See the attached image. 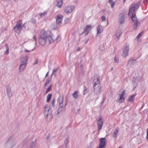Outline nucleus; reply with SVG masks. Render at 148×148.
<instances>
[{
    "instance_id": "1",
    "label": "nucleus",
    "mask_w": 148,
    "mask_h": 148,
    "mask_svg": "<svg viewBox=\"0 0 148 148\" xmlns=\"http://www.w3.org/2000/svg\"><path fill=\"white\" fill-rule=\"evenodd\" d=\"M54 41L53 35L48 36L46 32L44 30L41 31L39 42L42 46L49 45Z\"/></svg>"
},
{
    "instance_id": "2",
    "label": "nucleus",
    "mask_w": 148,
    "mask_h": 148,
    "mask_svg": "<svg viewBox=\"0 0 148 148\" xmlns=\"http://www.w3.org/2000/svg\"><path fill=\"white\" fill-rule=\"evenodd\" d=\"M140 3L138 2L136 4L133 3L130 7L129 15L132 16V21L134 22V24L133 29H136L137 27L139 25L140 23L138 22L136 15L134 13V10L139 8Z\"/></svg>"
},
{
    "instance_id": "3",
    "label": "nucleus",
    "mask_w": 148,
    "mask_h": 148,
    "mask_svg": "<svg viewBox=\"0 0 148 148\" xmlns=\"http://www.w3.org/2000/svg\"><path fill=\"white\" fill-rule=\"evenodd\" d=\"M44 113L45 118L48 121H51L53 118L50 106L48 105H46L45 107Z\"/></svg>"
},
{
    "instance_id": "4",
    "label": "nucleus",
    "mask_w": 148,
    "mask_h": 148,
    "mask_svg": "<svg viewBox=\"0 0 148 148\" xmlns=\"http://www.w3.org/2000/svg\"><path fill=\"white\" fill-rule=\"evenodd\" d=\"M99 77L97 76H95L94 77V79L92 82L94 86V92H99L101 91V85L99 80Z\"/></svg>"
},
{
    "instance_id": "5",
    "label": "nucleus",
    "mask_w": 148,
    "mask_h": 148,
    "mask_svg": "<svg viewBox=\"0 0 148 148\" xmlns=\"http://www.w3.org/2000/svg\"><path fill=\"white\" fill-rule=\"evenodd\" d=\"M129 45L126 44L124 45L123 48L122 56L124 58H126L128 55L129 51Z\"/></svg>"
},
{
    "instance_id": "6",
    "label": "nucleus",
    "mask_w": 148,
    "mask_h": 148,
    "mask_svg": "<svg viewBox=\"0 0 148 148\" xmlns=\"http://www.w3.org/2000/svg\"><path fill=\"white\" fill-rule=\"evenodd\" d=\"M22 21H20L14 28V31L18 34H19L22 29Z\"/></svg>"
},
{
    "instance_id": "7",
    "label": "nucleus",
    "mask_w": 148,
    "mask_h": 148,
    "mask_svg": "<svg viewBox=\"0 0 148 148\" xmlns=\"http://www.w3.org/2000/svg\"><path fill=\"white\" fill-rule=\"evenodd\" d=\"M125 14L124 13H121L119 14L118 22L120 24H123L125 22Z\"/></svg>"
},
{
    "instance_id": "8",
    "label": "nucleus",
    "mask_w": 148,
    "mask_h": 148,
    "mask_svg": "<svg viewBox=\"0 0 148 148\" xmlns=\"http://www.w3.org/2000/svg\"><path fill=\"white\" fill-rule=\"evenodd\" d=\"M75 6L73 5L67 6L64 8V11L66 13H69L72 12Z\"/></svg>"
},
{
    "instance_id": "9",
    "label": "nucleus",
    "mask_w": 148,
    "mask_h": 148,
    "mask_svg": "<svg viewBox=\"0 0 148 148\" xmlns=\"http://www.w3.org/2000/svg\"><path fill=\"white\" fill-rule=\"evenodd\" d=\"M106 139L105 138H101L100 139L99 147L98 148H103L106 144Z\"/></svg>"
},
{
    "instance_id": "10",
    "label": "nucleus",
    "mask_w": 148,
    "mask_h": 148,
    "mask_svg": "<svg viewBox=\"0 0 148 148\" xmlns=\"http://www.w3.org/2000/svg\"><path fill=\"white\" fill-rule=\"evenodd\" d=\"M62 18V16L61 15L57 16L56 20L57 24L58 25L60 26L61 24Z\"/></svg>"
},
{
    "instance_id": "11",
    "label": "nucleus",
    "mask_w": 148,
    "mask_h": 148,
    "mask_svg": "<svg viewBox=\"0 0 148 148\" xmlns=\"http://www.w3.org/2000/svg\"><path fill=\"white\" fill-rule=\"evenodd\" d=\"M137 61L136 60H134L132 58H130L128 62V64L132 66L134 65L137 63Z\"/></svg>"
},
{
    "instance_id": "12",
    "label": "nucleus",
    "mask_w": 148,
    "mask_h": 148,
    "mask_svg": "<svg viewBox=\"0 0 148 148\" xmlns=\"http://www.w3.org/2000/svg\"><path fill=\"white\" fill-rule=\"evenodd\" d=\"M16 143V141L14 139H11L8 142V144L9 147L10 148H12L15 146Z\"/></svg>"
},
{
    "instance_id": "13",
    "label": "nucleus",
    "mask_w": 148,
    "mask_h": 148,
    "mask_svg": "<svg viewBox=\"0 0 148 148\" xmlns=\"http://www.w3.org/2000/svg\"><path fill=\"white\" fill-rule=\"evenodd\" d=\"M120 95L119 98L116 101L119 103L123 102L125 100V97L124 95L125 94L124 93H122L121 94H119Z\"/></svg>"
},
{
    "instance_id": "14",
    "label": "nucleus",
    "mask_w": 148,
    "mask_h": 148,
    "mask_svg": "<svg viewBox=\"0 0 148 148\" xmlns=\"http://www.w3.org/2000/svg\"><path fill=\"white\" fill-rule=\"evenodd\" d=\"M27 56L26 55L23 56L21 58L20 63L27 64Z\"/></svg>"
},
{
    "instance_id": "15",
    "label": "nucleus",
    "mask_w": 148,
    "mask_h": 148,
    "mask_svg": "<svg viewBox=\"0 0 148 148\" xmlns=\"http://www.w3.org/2000/svg\"><path fill=\"white\" fill-rule=\"evenodd\" d=\"M20 64L19 67V71L21 72L23 71L26 68L27 64L25 63H20Z\"/></svg>"
},
{
    "instance_id": "16",
    "label": "nucleus",
    "mask_w": 148,
    "mask_h": 148,
    "mask_svg": "<svg viewBox=\"0 0 148 148\" xmlns=\"http://www.w3.org/2000/svg\"><path fill=\"white\" fill-rule=\"evenodd\" d=\"M97 36L99 37H100V36L99 34L102 33L103 32V28L101 26H98L97 28Z\"/></svg>"
},
{
    "instance_id": "17",
    "label": "nucleus",
    "mask_w": 148,
    "mask_h": 148,
    "mask_svg": "<svg viewBox=\"0 0 148 148\" xmlns=\"http://www.w3.org/2000/svg\"><path fill=\"white\" fill-rule=\"evenodd\" d=\"M52 77L51 76L46 80V82L45 84V87H46L47 86H51V81Z\"/></svg>"
},
{
    "instance_id": "18",
    "label": "nucleus",
    "mask_w": 148,
    "mask_h": 148,
    "mask_svg": "<svg viewBox=\"0 0 148 148\" xmlns=\"http://www.w3.org/2000/svg\"><path fill=\"white\" fill-rule=\"evenodd\" d=\"M97 124L98 128V131H99L102 128L103 122H97Z\"/></svg>"
},
{
    "instance_id": "19",
    "label": "nucleus",
    "mask_w": 148,
    "mask_h": 148,
    "mask_svg": "<svg viewBox=\"0 0 148 148\" xmlns=\"http://www.w3.org/2000/svg\"><path fill=\"white\" fill-rule=\"evenodd\" d=\"M118 135V128H116L115 130L113 132L112 136L114 138H116Z\"/></svg>"
},
{
    "instance_id": "20",
    "label": "nucleus",
    "mask_w": 148,
    "mask_h": 148,
    "mask_svg": "<svg viewBox=\"0 0 148 148\" xmlns=\"http://www.w3.org/2000/svg\"><path fill=\"white\" fill-rule=\"evenodd\" d=\"M135 96L136 94H133L130 96L128 99V101L129 102H133Z\"/></svg>"
},
{
    "instance_id": "21",
    "label": "nucleus",
    "mask_w": 148,
    "mask_h": 148,
    "mask_svg": "<svg viewBox=\"0 0 148 148\" xmlns=\"http://www.w3.org/2000/svg\"><path fill=\"white\" fill-rule=\"evenodd\" d=\"M63 101H61L60 103H59V108L58 110L57 114H59L60 111L62 110V109L63 108Z\"/></svg>"
},
{
    "instance_id": "22",
    "label": "nucleus",
    "mask_w": 148,
    "mask_h": 148,
    "mask_svg": "<svg viewBox=\"0 0 148 148\" xmlns=\"http://www.w3.org/2000/svg\"><path fill=\"white\" fill-rule=\"evenodd\" d=\"M122 32L121 30L120 29H118L116 31V36L117 38H119L121 35Z\"/></svg>"
},
{
    "instance_id": "23",
    "label": "nucleus",
    "mask_w": 148,
    "mask_h": 148,
    "mask_svg": "<svg viewBox=\"0 0 148 148\" xmlns=\"http://www.w3.org/2000/svg\"><path fill=\"white\" fill-rule=\"evenodd\" d=\"M57 2V6L59 8H60L63 4L62 0H58Z\"/></svg>"
},
{
    "instance_id": "24",
    "label": "nucleus",
    "mask_w": 148,
    "mask_h": 148,
    "mask_svg": "<svg viewBox=\"0 0 148 148\" xmlns=\"http://www.w3.org/2000/svg\"><path fill=\"white\" fill-rule=\"evenodd\" d=\"M138 80L135 78H134L132 81V84L134 88L136 87L138 83Z\"/></svg>"
},
{
    "instance_id": "25",
    "label": "nucleus",
    "mask_w": 148,
    "mask_h": 148,
    "mask_svg": "<svg viewBox=\"0 0 148 148\" xmlns=\"http://www.w3.org/2000/svg\"><path fill=\"white\" fill-rule=\"evenodd\" d=\"M5 47L6 48V51L5 52V54L6 55H8L9 53V47L8 44H5Z\"/></svg>"
},
{
    "instance_id": "26",
    "label": "nucleus",
    "mask_w": 148,
    "mask_h": 148,
    "mask_svg": "<svg viewBox=\"0 0 148 148\" xmlns=\"http://www.w3.org/2000/svg\"><path fill=\"white\" fill-rule=\"evenodd\" d=\"M109 3L111 5V8H113L115 5L114 2L112 0H109Z\"/></svg>"
},
{
    "instance_id": "27",
    "label": "nucleus",
    "mask_w": 148,
    "mask_h": 148,
    "mask_svg": "<svg viewBox=\"0 0 148 148\" xmlns=\"http://www.w3.org/2000/svg\"><path fill=\"white\" fill-rule=\"evenodd\" d=\"M99 49L101 51H103L105 49V47L103 44H101L99 47Z\"/></svg>"
},
{
    "instance_id": "28",
    "label": "nucleus",
    "mask_w": 148,
    "mask_h": 148,
    "mask_svg": "<svg viewBox=\"0 0 148 148\" xmlns=\"http://www.w3.org/2000/svg\"><path fill=\"white\" fill-rule=\"evenodd\" d=\"M69 142V138H67L64 140V144L66 148L67 147L68 144Z\"/></svg>"
},
{
    "instance_id": "29",
    "label": "nucleus",
    "mask_w": 148,
    "mask_h": 148,
    "mask_svg": "<svg viewBox=\"0 0 148 148\" xmlns=\"http://www.w3.org/2000/svg\"><path fill=\"white\" fill-rule=\"evenodd\" d=\"M58 68H55L53 69L52 73V74L50 76L51 77H52V76L53 75H55V73H56L57 71V70H58Z\"/></svg>"
},
{
    "instance_id": "30",
    "label": "nucleus",
    "mask_w": 148,
    "mask_h": 148,
    "mask_svg": "<svg viewBox=\"0 0 148 148\" xmlns=\"http://www.w3.org/2000/svg\"><path fill=\"white\" fill-rule=\"evenodd\" d=\"M45 88H47L46 91V92H48L50 91V90L52 88V85L51 86H47V87Z\"/></svg>"
},
{
    "instance_id": "31",
    "label": "nucleus",
    "mask_w": 148,
    "mask_h": 148,
    "mask_svg": "<svg viewBox=\"0 0 148 148\" xmlns=\"http://www.w3.org/2000/svg\"><path fill=\"white\" fill-rule=\"evenodd\" d=\"M47 14V12H45L43 13H40L39 14V15L41 18H43Z\"/></svg>"
},
{
    "instance_id": "32",
    "label": "nucleus",
    "mask_w": 148,
    "mask_h": 148,
    "mask_svg": "<svg viewBox=\"0 0 148 148\" xmlns=\"http://www.w3.org/2000/svg\"><path fill=\"white\" fill-rule=\"evenodd\" d=\"M52 96V94H49L47 97V102H48L49 100L50 99Z\"/></svg>"
},
{
    "instance_id": "33",
    "label": "nucleus",
    "mask_w": 148,
    "mask_h": 148,
    "mask_svg": "<svg viewBox=\"0 0 148 148\" xmlns=\"http://www.w3.org/2000/svg\"><path fill=\"white\" fill-rule=\"evenodd\" d=\"M72 96L75 99L77 98L78 96V93H73Z\"/></svg>"
},
{
    "instance_id": "34",
    "label": "nucleus",
    "mask_w": 148,
    "mask_h": 148,
    "mask_svg": "<svg viewBox=\"0 0 148 148\" xmlns=\"http://www.w3.org/2000/svg\"><path fill=\"white\" fill-rule=\"evenodd\" d=\"M142 34L141 32L137 36V40L138 41H140L139 38L142 36Z\"/></svg>"
},
{
    "instance_id": "35",
    "label": "nucleus",
    "mask_w": 148,
    "mask_h": 148,
    "mask_svg": "<svg viewBox=\"0 0 148 148\" xmlns=\"http://www.w3.org/2000/svg\"><path fill=\"white\" fill-rule=\"evenodd\" d=\"M118 57L116 56L114 59V62L118 63Z\"/></svg>"
},
{
    "instance_id": "36",
    "label": "nucleus",
    "mask_w": 148,
    "mask_h": 148,
    "mask_svg": "<svg viewBox=\"0 0 148 148\" xmlns=\"http://www.w3.org/2000/svg\"><path fill=\"white\" fill-rule=\"evenodd\" d=\"M97 122H103L101 117L100 116L99 117V119L97 120Z\"/></svg>"
},
{
    "instance_id": "37",
    "label": "nucleus",
    "mask_w": 148,
    "mask_h": 148,
    "mask_svg": "<svg viewBox=\"0 0 148 148\" xmlns=\"http://www.w3.org/2000/svg\"><path fill=\"white\" fill-rule=\"evenodd\" d=\"M6 90L7 92H11V88L9 86H8L7 87Z\"/></svg>"
},
{
    "instance_id": "38",
    "label": "nucleus",
    "mask_w": 148,
    "mask_h": 148,
    "mask_svg": "<svg viewBox=\"0 0 148 148\" xmlns=\"http://www.w3.org/2000/svg\"><path fill=\"white\" fill-rule=\"evenodd\" d=\"M91 26L90 25H88L86 26V28L90 30L91 29Z\"/></svg>"
},
{
    "instance_id": "39",
    "label": "nucleus",
    "mask_w": 148,
    "mask_h": 148,
    "mask_svg": "<svg viewBox=\"0 0 148 148\" xmlns=\"http://www.w3.org/2000/svg\"><path fill=\"white\" fill-rule=\"evenodd\" d=\"M30 21L33 23L35 24L36 23V20L32 18L31 19Z\"/></svg>"
},
{
    "instance_id": "40",
    "label": "nucleus",
    "mask_w": 148,
    "mask_h": 148,
    "mask_svg": "<svg viewBox=\"0 0 148 148\" xmlns=\"http://www.w3.org/2000/svg\"><path fill=\"white\" fill-rule=\"evenodd\" d=\"M33 39L35 41V44L36 45V36L35 35H34L33 37Z\"/></svg>"
},
{
    "instance_id": "41",
    "label": "nucleus",
    "mask_w": 148,
    "mask_h": 148,
    "mask_svg": "<svg viewBox=\"0 0 148 148\" xmlns=\"http://www.w3.org/2000/svg\"><path fill=\"white\" fill-rule=\"evenodd\" d=\"M101 18L102 21H105L106 20V17L104 16H102Z\"/></svg>"
},
{
    "instance_id": "42",
    "label": "nucleus",
    "mask_w": 148,
    "mask_h": 148,
    "mask_svg": "<svg viewBox=\"0 0 148 148\" xmlns=\"http://www.w3.org/2000/svg\"><path fill=\"white\" fill-rule=\"evenodd\" d=\"M65 23H67L69 21V19L68 18H66L64 20Z\"/></svg>"
},
{
    "instance_id": "43",
    "label": "nucleus",
    "mask_w": 148,
    "mask_h": 148,
    "mask_svg": "<svg viewBox=\"0 0 148 148\" xmlns=\"http://www.w3.org/2000/svg\"><path fill=\"white\" fill-rule=\"evenodd\" d=\"M146 138L147 140V141H148V128L147 130V136Z\"/></svg>"
},
{
    "instance_id": "44",
    "label": "nucleus",
    "mask_w": 148,
    "mask_h": 148,
    "mask_svg": "<svg viewBox=\"0 0 148 148\" xmlns=\"http://www.w3.org/2000/svg\"><path fill=\"white\" fill-rule=\"evenodd\" d=\"M89 32H86L84 30V32H82V33L84 34L86 36L87 35L89 34Z\"/></svg>"
},
{
    "instance_id": "45",
    "label": "nucleus",
    "mask_w": 148,
    "mask_h": 148,
    "mask_svg": "<svg viewBox=\"0 0 148 148\" xmlns=\"http://www.w3.org/2000/svg\"><path fill=\"white\" fill-rule=\"evenodd\" d=\"M55 99H54L53 100H52V101L51 102V103H52L53 106H54V103H55Z\"/></svg>"
},
{
    "instance_id": "46",
    "label": "nucleus",
    "mask_w": 148,
    "mask_h": 148,
    "mask_svg": "<svg viewBox=\"0 0 148 148\" xmlns=\"http://www.w3.org/2000/svg\"><path fill=\"white\" fill-rule=\"evenodd\" d=\"M8 95L9 98H10L12 96V93H8Z\"/></svg>"
},
{
    "instance_id": "47",
    "label": "nucleus",
    "mask_w": 148,
    "mask_h": 148,
    "mask_svg": "<svg viewBox=\"0 0 148 148\" xmlns=\"http://www.w3.org/2000/svg\"><path fill=\"white\" fill-rule=\"evenodd\" d=\"M30 148H36V147L35 145H33L30 147Z\"/></svg>"
},
{
    "instance_id": "48",
    "label": "nucleus",
    "mask_w": 148,
    "mask_h": 148,
    "mask_svg": "<svg viewBox=\"0 0 148 148\" xmlns=\"http://www.w3.org/2000/svg\"><path fill=\"white\" fill-rule=\"evenodd\" d=\"M38 62V61L37 60H35V62L33 64V65H34L35 64H37Z\"/></svg>"
},
{
    "instance_id": "49",
    "label": "nucleus",
    "mask_w": 148,
    "mask_h": 148,
    "mask_svg": "<svg viewBox=\"0 0 148 148\" xmlns=\"http://www.w3.org/2000/svg\"><path fill=\"white\" fill-rule=\"evenodd\" d=\"M84 31H86V32H89V31H90V30H89V29H86V28L84 30Z\"/></svg>"
},
{
    "instance_id": "50",
    "label": "nucleus",
    "mask_w": 148,
    "mask_h": 148,
    "mask_svg": "<svg viewBox=\"0 0 148 148\" xmlns=\"http://www.w3.org/2000/svg\"><path fill=\"white\" fill-rule=\"evenodd\" d=\"M24 50H25V51L26 53L29 52H30V51L27 50V49H25Z\"/></svg>"
},
{
    "instance_id": "51",
    "label": "nucleus",
    "mask_w": 148,
    "mask_h": 148,
    "mask_svg": "<svg viewBox=\"0 0 148 148\" xmlns=\"http://www.w3.org/2000/svg\"><path fill=\"white\" fill-rule=\"evenodd\" d=\"M48 74H49V71L48 72H47V73L46 74V75H45V77H47V76L48 75Z\"/></svg>"
},
{
    "instance_id": "52",
    "label": "nucleus",
    "mask_w": 148,
    "mask_h": 148,
    "mask_svg": "<svg viewBox=\"0 0 148 148\" xmlns=\"http://www.w3.org/2000/svg\"><path fill=\"white\" fill-rule=\"evenodd\" d=\"M126 0H123V2L124 3H125L126 2Z\"/></svg>"
},
{
    "instance_id": "53",
    "label": "nucleus",
    "mask_w": 148,
    "mask_h": 148,
    "mask_svg": "<svg viewBox=\"0 0 148 148\" xmlns=\"http://www.w3.org/2000/svg\"><path fill=\"white\" fill-rule=\"evenodd\" d=\"M113 67H112L111 68V69H110V70L111 71L112 70H113Z\"/></svg>"
},
{
    "instance_id": "54",
    "label": "nucleus",
    "mask_w": 148,
    "mask_h": 148,
    "mask_svg": "<svg viewBox=\"0 0 148 148\" xmlns=\"http://www.w3.org/2000/svg\"><path fill=\"white\" fill-rule=\"evenodd\" d=\"M79 50H80V48H79L78 49H77V51H79Z\"/></svg>"
},
{
    "instance_id": "55",
    "label": "nucleus",
    "mask_w": 148,
    "mask_h": 148,
    "mask_svg": "<svg viewBox=\"0 0 148 148\" xmlns=\"http://www.w3.org/2000/svg\"><path fill=\"white\" fill-rule=\"evenodd\" d=\"M74 92H75V93L77 92V91H74Z\"/></svg>"
},
{
    "instance_id": "56",
    "label": "nucleus",
    "mask_w": 148,
    "mask_h": 148,
    "mask_svg": "<svg viewBox=\"0 0 148 148\" xmlns=\"http://www.w3.org/2000/svg\"><path fill=\"white\" fill-rule=\"evenodd\" d=\"M125 92V90H123L122 92H123V93H124V92Z\"/></svg>"
},
{
    "instance_id": "57",
    "label": "nucleus",
    "mask_w": 148,
    "mask_h": 148,
    "mask_svg": "<svg viewBox=\"0 0 148 148\" xmlns=\"http://www.w3.org/2000/svg\"><path fill=\"white\" fill-rule=\"evenodd\" d=\"M86 90L85 89L84 90V92H86Z\"/></svg>"
},
{
    "instance_id": "58",
    "label": "nucleus",
    "mask_w": 148,
    "mask_h": 148,
    "mask_svg": "<svg viewBox=\"0 0 148 148\" xmlns=\"http://www.w3.org/2000/svg\"><path fill=\"white\" fill-rule=\"evenodd\" d=\"M118 148H121V147H118Z\"/></svg>"
},
{
    "instance_id": "59",
    "label": "nucleus",
    "mask_w": 148,
    "mask_h": 148,
    "mask_svg": "<svg viewBox=\"0 0 148 148\" xmlns=\"http://www.w3.org/2000/svg\"><path fill=\"white\" fill-rule=\"evenodd\" d=\"M25 24H23V26H24Z\"/></svg>"
},
{
    "instance_id": "60",
    "label": "nucleus",
    "mask_w": 148,
    "mask_h": 148,
    "mask_svg": "<svg viewBox=\"0 0 148 148\" xmlns=\"http://www.w3.org/2000/svg\"><path fill=\"white\" fill-rule=\"evenodd\" d=\"M79 110H78V111H79Z\"/></svg>"
},
{
    "instance_id": "61",
    "label": "nucleus",
    "mask_w": 148,
    "mask_h": 148,
    "mask_svg": "<svg viewBox=\"0 0 148 148\" xmlns=\"http://www.w3.org/2000/svg\"><path fill=\"white\" fill-rule=\"evenodd\" d=\"M85 93H84V95H85Z\"/></svg>"
},
{
    "instance_id": "62",
    "label": "nucleus",
    "mask_w": 148,
    "mask_h": 148,
    "mask_svg": "<svg viewBox=\"0 0 148 148\" xmlns=\"http://www.w3.org/2000/svg\"><path fill=\"white\" fill-rule=\"evenodd\" d=\"M109 1V0H108Z\"/></svg>"
}]
</instances>
